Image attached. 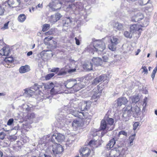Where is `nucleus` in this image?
I'll list each match as a JSON object with an SVG mask.
<instances>
[{
  "instance_id": "nucleus-1",
  "label": "nucleus",
  "mask_w": 157,
  "mask_h": 157,
  "mask_svg": "<svg viewBox=\"0 0 157 157\" xmlns=\"http://www.w3.org/2000/svg\"><path fill=\"white\" fill-rule=\"evenodd\" d=\"M81 100L78 99L73 100L71 102L70 106L69 105L65 106L64 109L59 113L58 118V121L60 124V127H63L65 126V124L67 123L68 119H67L66 114L71 113L76 117L79 118L83 119L84 117V113L83 112H79L75 110L77 109L80 106Z\"/></svg>"
},
{
  "instance_id": "nucleus-2",
  "label": "nucleus",
  "mask_w": 157,
  "mask_h": 157,
  "mask_svg": "<svg viewBox=\"0 0 157 157\" xmlns=\"http://www.w3.org/2000/svg\"><path fill=\"white\" fill-rule=\"evenodd\" d=\"M65 86L67 89L69 93H73L78 91L81 89L80 84L77 83L75 79H70L67 80L64 82ZM65 93H67L65 92Z\"/></svg>"
},
{
  "instance_id": "nucleus-3",
  "label": "nucleus",
  "mask_w": 157,
  "mask_h": 157,
  "mask_svg": "<svg viewBox=\"0 0 157 157\" xmlns=\"http://www.w3.org/2000/svg\"><path fill=\"white\" fill-rule=\"evenodd\" d=\"M114 120L112 118L105 117L101 123V129L103 130L105 129L108 131L112 130L114 128Z\"/></svg>"
},
{
  "instance_id": "nucleus-4",
  "label": "nucleus",
  "mask_w": 157,
  "mask_h": 157,
  "mask_svg": "<svg viewBox=\"0 0 157 157\" xmlns=\"http://www.w3.org/2000/svg\"><path fill=\"white\" fill-rule=\"evenodd\" d=\"M93 47L94 50L95 49L98 53L103 51L106 48L105 43L101 40L94 41L93 43Z\"/></svg>"
},
{
  "instance_id": "nucleus-5",
  "label": "nucleus",
  "mask_w": 157,
  "mask_h": 157,
  "mask_svg": "<svg viewBox=\"0 0 157 157\" xmlns=\"http://www.w3.org/2000/svg\"><path fill=\"white\" fill-rule=\"evenodd\" d=\"M63 151V148L59 144H55L52 145L51 153L53 157H59Z\"/></svg>"
},
{
  "instance_id": "nucleus-6",
  "label": "nucleus",
  "mask_w": 157,
  "mask_h": 157,
  "mask_svg": "<svg viewBox=\"0 0 157 157\" xmlns=\"http://www.w3.org/2000/svg\"><path fill=\"white\" fill-rule=\"evenodd\" d=\"M83 9L82 4L80 2H77L76 4H71L69 5L66 9L67 11H72L74 12L75 10L81 11Z\"/></svg>"
},
{
  "instance_id": "nucleus-7",
  "label": "nucleus",
  "mask_w": 157,
  "mask_h": 157,
  "mask_svg": "<svg viewBox=\"0 0 157 157\" xmlns=\"http://www.w3.org/2000/svg\"><path fill=\"white\" fill-rule=\"evenodd\" d=\"M65 139V136L60 133H56L53 135L51 137V141L52 143L57 144V142H61Z\"/></svg>"
},
{
  "instance_id": "nucleus-8",
  "label": "nucleus",
  "mask_w": 157,
  "mask_h": 157,
  "mask_svg": "<svg viewBox=\"0 0 157 157\" xmlns=\"http://www.w3.org/2000/svg\"><path fill=\"white\" fill-rule=\"evenodd\" d=\"M63 3V2L62 3L59 0H54L49 4V6L52 11H56L61 8Z\"/></svg>"
},
{
  "instance_id": "nucleus-9",
  "label": "nucleus",
  "mask_w": 157,
  "mask_h": 157,
  "mask_svg": "<svg viewBox=\"0 0 157 157\" xmlns=\"http://www.w3.org/2000/svg\"><path fill=\"white\" fill-rule=\"evenodd\" d=\"M118 39L116 36H113L110 39V42L108 45L109 48L112 51L116 49V45L118 44Z\"/></svg>"
},
{
  "instance_id": "nucleus-10",
  "label": "nucleus",
  "mask_w": 157,
  "mask_h": 157,
  "mask_svg": "<svg viewBox=\"0 0 157 157\" xmlns=\"http://www.w3.org/2000/svg\"><path fill=\"white\" fill-rule=\"evenodd\" d=\"M132 106L131 104L128 105V106L123 108V116L125 118H128L132 114L131 109Z\"/></svg>"
},
{
  "instance_id": "nucleus-11",
  "label": "nucleus",
  "mask_w": 157,
  "mask_h": 157,
  "mask_svg": "<svg viewBox=\"0 0 157 157\" xmlns=\"http://www.w3.org/2000/svg\"><path fill=\"white\" fill-rule=\"evenodd\" d=\"M142 26L140 25L136 24L132 25L130 28V32L136 33L139 35L142 30V29L141 28Z\"/></svg>"
},
{
  "instance_id": "nucleus-12",
  "label": "nucleus",
  "mask_w": 157,
  "mask_h": 157,
  "mask_svg": "<svg viewBox=\"0 0 157 157\" xmlns=\"http://www.w3.org/2000/svg\"><path fill=\"white\" fill-rule=\"evenodd\" d=\"M140 108L137 106L135 105L132 107L131 112L133 117L135 118L139 117L140 114Z\"/></svg>"
},
{
  "instance_id": "nucleus-13",
  "label": "nucleus",
  "mask_w": 157,
  "mask_h": 157,
  "mask_svg": "<svg viewBox=\"0 0 157 157\" xmlns=\"http://www.w3.org/2000/svg\"><path fill=\"white\" fill-rule=\"evenodd\" d=\"M144 17L142 13H140L132 16L131 17V21L133 22H138L143 19Z\"/></svg>"
},
{
  "instance_id": "nucleus-14",
  "label": "nucleus",
  "mask_w": 157,
  "mask_h": 157,
  "mask_svg": "<svg viewBox=\"0 0 157 157\" xmlns=\"http://www.w3.org/2000/svg\"><path fill=\"white\" fill-rule=\"evenodd\" d=\"M119 149H120V148L118 149L114 148L112 149L109 154V157H119Z\"/></svg>"
},
{
  "instance_id": "nucleus-15",
  "label": "nucleus",
  "mask_w": 157,
  "mask_h": 157,
  "mask_svg": "<svg viewBox=\"0 0 157 157\" xmlns=\"http://www.w3.org/2000/svg\"><path fill=\"white\" fill-rule=\"evenodd\" d=\"M88 102L85 101H82L81 102L80 106H79L78 108L80 109L81 111H85L89 109L90 105H88Z\"/></svg>"
},
{
  "instance_id": "nucleus-16",
  "label": "nucleus",
  "mask_w": 157,
  "mask_h": 157,
  "mask_svg": "<svg viewBox=\"0 0 157 157\" xmlns=\"http://www.w3.org/2000/svg\"><path fill=\"white\" fill-rule=\"evenodd\" d=\"M91 151L90 149L87 147L83 148L80 155L83 157H88L90 155Z\"/></svg>"
},
{
  "instance_id": "nucleus-17",
  "label": "nucleus",
  "mask_w": 157,
  "mask_h": 157,
  "mask_svg": "<svg viewBox=\"0 0 157 157\" xmlns=\"http://www.w3.org/2000/svg\"><path fill=\"white\" fill-rule=\"evenodd\" d=\"M10 52V48L8 47H4L0 50V55L2 56H8Z\"/></svg>"
},
{
  "instance_id": "nucleus-18",
  "label": "nucleus",
  "mask_w": 157,
  "mask_h": 157,
  "mask_svg": "<svg viewBox=\"0 0 157 157\" xmlns=\"http://www.w3.org/2000/svg\"><path fill=\"white\" fill-rule=\"evenodd\" d=\"M117 104L118 106H121L122 104L125 105L128 102L127 99L124 97L118 98L117 99Z\"/></svg>"
},
{
  "instance_id": "nucleus-19",
  "label": "nucleus",
  "mask_w": 157,
  "mask_h": 157,
  "mask_svg": "<svg viewBox=\"0 0 157 157\" xmlns=\"http://www.w3.org/2000/svg\"><path fill=\"white\" fill-rule=\"evenodd\" d=\"M94 94L93 95L91 98L92 100H94V101L96 102L97 100L99 98L101 95V93L99 92L98 90L96 89H94Z\"/></svg>"
},
{
  "instance_id": "nucleus-20",
  "label": "nucleus",
  "mask_w": 157,
  "mask_h": 157,
  "mask_svg": "<svg viewBox=\"0 0 157 157\" xmlns=\"http://www.w3.org/2000/svg\"><path fill=\"white\" fill-rule=\"evenodd\" d=\"M92 61L94 65L97 66L101 65L102 63L101 59L99 57H94Z\"/></svg>"
},
{
  "instance_id": "nucleus-21",
  "label": "nucleus",
  "mask_w": 157,
  "mask_h": 157,
  "mask_svg": "<svg viewBox=\"0 0 157 157\" xmlns=\"http://www.w3.org/2000/svg\"><path fill=\"white\" fill-rule=\"evenodd\" d=\"M54 85L53 82H51L48 83L47 85L45 86V88L47 89H52L51 90V94H55L56 91H55V89L54 88Z\"/></svg>"
},
{
  "instance_id": "nucleus-22",
  "label": "nucleus",
  "mask_w": 157,
  "mask_h": 157,
  "mask_svg": "<svg viewBox=\"0 0 157 157\" xmlns=\"http://www.w3.org/2000/svg\"><path fill=\"white\" fill-rule=\"evenodd\" d=\"M113 27L119 31L123 30L124 29V25L123 24L119 22L115 23L113 25Z\"/></svg>"
},
{
  "instance_id": "nucleus-23",
  "label": "nucleus",
  "mask_w": 157,
  "mask_h": 157,
  "mask_svg": "<svg viewBox=\"0 0 157 157\" xmlns=\"http://www.w3.org/2000/svg\"><path fill=\"white\" fill-rule=\"evenodd\" d=\"M34 93V91L31 90L29 89H26L25 90L24 95L25 97H31Z\"/></svg>"
},
{
  "instance_id": "nucleus-24",
  "label": "nucleus",
  "mask_w": 157,
  "mask_h": 157,
  "mask_svg": "<svg viewBox=\"0 0 157 157\" xmlns=\"http://www.w3.org/2000/svg\"><path fill=\"white\" fill-rule=\"evenodd\" d=\"M116 141L114 138H112L110 140L109 143L107 144L106 147V148L108 150L113 147L115 144Z\"/></svg>"
},
{
  "instance_id": "nucleus-25",
  "label": "nucleus",
  "mask_w": 157,
  "mask_h": 157,
  "mask_svg": "<svg viewBox=\"0 0 157 157\" xmlns=\"http://www.w3.org/2000/svg\"><path fill=\"white\" fill-rule=\"evenodd\" d=\"M53 38V37L52 36H48L46 37L44 39V44L46 45L49 46L52 45V44H51L52 43V41L50 42V41H51Z\"/></svg>"
},
{
  "instance_id": "nucleus-26",
  "label": "nucleus",
  "mask_w": 157,
  "mask_h": 157,
  "mask_svg": "<svg viewBox=\"0 0 157 157\" xmlns=\"http://www.w3.org/2000/svg\"><path fill=\"white\" fill-rule=\"evenodd\" d=\"M29 67L28 65L22 66L21 67L19 70V72L21 73H24L29 71Z\"/></svg>"
},
{
  "instance_id": "nucleus-27",
  "label": "nucleus",
  "mask_w": 157,
  "mask_h": 157,
  "mask_svg": "<svg viewBox=\"0 0 157 157\" xmlns=\"http://www.w3.org/2000/svg\"><path fill=\"white\" fill-rule=\"evenodd\" d=\"M130 99L132 103H136L139 101L140 98L138 95H135L130 97Z\"/></svg>"
},
{
  "instance_id": "nucleus-28",
  "label": "nucleus",
  "mask_w": 157,
  "mask_h": 157,
  "mask_svg": "<svg viewBox=\"0 0 157 157\" xmlns=\"http://www.w3.org/2000/svg\"><path fill=\"white\" fill-rule=\"evenodd\" d=\"M93 65L90 62H87L84 64L83 67L84 69L90 71L92 69Z\"/></svg>"
},
{
  "instance_id": "nucleus-29",
  "label": "nucleus",
  "mask_w": 157,
  "mask_h": 157,
  "mask_svg": "<svg viewBox=\"0 0 157 157\" xmlns=\"http://www.w3.org/2000/svg\"><path fill=\"white\" fill-rule=\"evenodd\" d=\"M71 22V20L69 17L66 18L63 21V26L65 27H67L69 25Z\"/></svg>"
},
{
  "instance_id": "nucleus-30",
  "label": "nucleus",
  "mask_w": 157,
  "mask_h": 157,
  "mask_svg": "<svg viewBox=\"0 0 157 157\" xmlns=\"http://www.w3.org/2000/svg\"><path fill=\"white\" fill-rule=\"evenodd\" d=\"M14 1L13 0H9L8 2H5L3 3V4L5 5V6H6L8 5L9 6L12 7H15L16 6L14 5Z\"/></svg>"
},
{
  "instance_id": "nucleus-31",
  "label": "nucleus",
  "mask_w": 157,
  "mask_h": 157,
  "mask_svg": "<svg viewBox=\"0 0 157 157\" xmlns=\"http://www.w3.org/2000/svg\"><path fill=\"white\" fill-rule=\"evenodd\" d=\"M99 79L100 82L102 81H103V82L105 81L106 82H107L108 79V78L107 76V75L105 74H104L103 75H101L99 77H97Z\"/></svg>"
},
{
  "instance_id": "nucleus-32",
  "label": "nucleus",
  "mask_w": 157,
  "mask_h": 157,
  "mask_svg": "<svg viewBox=\"0 0 157 157\" xmlns=\"http://www.w3.org/2000/svg\"><path fill=\"white\" fill-rule=\"evenodd\" d=\"M72 125L73 127L78 128L81 125V122L77 120H74L72 122Z\"/></svg>"
},
{
  "instance_id": "nucleus-33",
  "label": "nucleus",
  "mask_w": 157,
  "mask_h": 157,
  "mask_svg": "<svg viewBox=\"0 0 157 157\" xmlns=\"http://www.w3.org/2000/svg\"><path fill=\"white\" fill-rule=\"evenodd\" d=\"M22 107L23 110L25 111L26 112H29V111L32 108V107L30 106L27 104H23Z\"/></svg>"
},
{
  "instance_id": "nucleus-34",
  "label": "nucleus",
  "mask_w": 157,
  "mask_h": 157,
  "mask_svg": "<svg viewBox=\"0 0 157 157\" xmlns=\"http://www.w3.org/2000/svg\"><path fill=\"white\" fill-rule=\"evenodd\" d=\"M26 19V16L24 14L19 15L18 18V21L20 22H24Z\"/></svg>"
},
{
  "instance_id": "nucleus-35",
  "label": "nucleus",
  "mask_w": 157,
  "mask_h": 157,
  "mask_svg": "<svg viewBox=\"0 0 157 157\" xmlns=\"http://www.w3.org/2000/svg\"><path fill=\"white\" fill-rule=\"evenodd\" d=\"M120 149H119V157H125L126 153L125 152V149L124 148H122L121 152H120Z\"/></svg>"
},
{
  "instance_id": "nucleus-36",
  "label": "nucleus",
  "mask_w": 157,
  "mask_h": 157,
  "mask_svg": "<svg viewBox=\"0 0 157 157\" xmlns=\"http://www.w3.org/2000/svg\"><path fill=\"white\" fill-rule=\"evenodd\" d=\"M3 3L2 4H0V16H2L4 15V12L5 11V9L3 7Z\"/></svg>"
},
{
  "instance_id": "nucleus-37",
  "label": "nucleus",
  "mask_w": 157,
  "mask_h": 157,
  "mask_svg": "<svg viewBox=\"0 0 157 157\" xmlns=\"http://www.w3.org/2000/svg\"><path fill=\"white\" fill-rule=\"evenodd\" d=\"M50 25L49 24H44L43 25L42 30L43 32H45L48 29L50 28Z\"/></svg>"
},
{
  "instance_id": "nucleus-38",
  "label": "nucleus",
  "mask_w": 157,
  "mask_h": 157,
  "mask_svg": "<svg viewBox=\"0 0 157 157\" xmlns=\"http://www.w3.org/2000/svg\"><path fill=\"white\" fill-rule=\"evenodd\" d=\"M67 73V70L65 69L63 70V69H61L59 72L58 75H65Z\"/></svg>"
},
{
  "instance_id": "nucleus-39",
  "label": "nucleus",
  "mask_w": 157,
  "mask_h": 157,
  "mask_svg": "<svg viewBox=\"0 0 157 157\" xmlns=\"http://www.w3.org/2000/svg\"><path fill=\"white\" fill-rule=\"evenodd\" d=\"M55 33V31L54 29H51L49 31L45 33V35L46 36L48 35H53Z\"/></svg>"
},
{
  "instance_id": "nucleus-40",
  "label": "nucleus",
  "mask_w": 157,
  "mask_h": 157,
  "mask_svg": "<svg viewBox=\"0 0 157 157\" xmlns=\"http://www.w3.org/2000/svg\"><path fill=\"white\" fill-rule=\"evenodd\" d=\"M124 35L127 38H130L132 37V35L130 32L127 31H125L124 32Z\"/></svg>"
},
{
  "instance_id": "nucleus-41",
  "label": "nucleus",
  "mask_w": 157,
  "mask_h": 157,
  "mask_svg": "<svg viewBox=\"0 0 157 157\" xmlns=\"http://www.w3.org/2000/svg\"><path fill=\"white\" fill-rule=\"evenodd\" d=\"M9 22L10 21H8L5 23L3 26L1 28V29L2 30H5L8 29L9 28L8 25Z\"/></svg>"
},
{
  "instance_id": "nucleus-42",
  "label": "nucleus",
  "mask_w": 157,
  "mask_h": 157,
  "mask_svg": "<svg viewBox=\"0 0 157 157\" xmlns=\"http://www.w3.org/2000/svg\"><path fill=\"white\" fill-rule=\"evenodd\" d=\"M157 71V67H155L153 70L152 73L151 75V77L152 78L153 80L154 78L155 77V74Z\"/></svg>"
},
{
  "instance_id": "nucleus-43",
  "label": "nucleus",
  "mask_w": 157,
  "mask_h": 157,
  "mask_svg": "<svg viewBox=\"0 0 157 157\" xmlns=\"http://www.w3.org/2000/svg\"><path fill=\"white\" fill-rule=\"evenodd\" d=\"M27 117L28 119L31 120L35 117V115L34 113H33L28 114Z\"/></svg>"
},
{
  "instance_id": "nucleus-44",
  "label": "nucleus",
  "mask_w": 157,
  "mask_h": 157,
  "mask_svg": "<svg viewBox=\"0 0 157 157\" xmlns=\"http://www.w3.org/2000/svg\"><path fill=\"white\" fill-rule=\"evenodd\" d=\"M55 75V74L52 73L48 74L46 75L45 76V79L46 80H48L50 79L52 77H53Z\"/></svg>"
},
{
  "instance_id": "nucleus-45",
  "label": "nucleus",
  "mask_w": 157,
  "mask_h": 157,
  "mask_svg": "<svg viewBox=\"0 0 157 157\" xmlns=\"http://www.w3.org/2000/svg\"><path fill=\"white\" fill-rule=\"evenodd\" d=\"M141 70H142V72H144V74H147L148 73V70L146 67L142 66Z\"/></svg>"
},
{
  "instance_id": "nucleus-46",
  "label": "nucleus",
  "mask_w": 157,
  "mask_h": 157,
  "mask_svg": "<svg viewBox=\"0 0 157 157\" xmlns=\"http://www.w3.org/2000/svg\"><path fill=\"white\" fill-rule=\"evenodd\" d=\"M40 86L37 84H35L31 88L34 90H37L39 89Z\"/></svg>"
},
{
  "instance_id": "nucleus-47",
  "label": "nucleus",
  "mask_w": 157,
  "mask_h": 157,
  "mask_svg": "<svg viewBox=\"0 0 157 157\" xmlns=\"http://www.w3.org/2000/svg\"><path fill=\"white\" fill-rule=\"evenodd\" d=\"M99 82H100V81L98 78L97 77L93 80L92 82V84L93 85H96Z\"/></svg>"
},
{
  "instance_id": "nucleus-48",
  "label": "nucleus",
  "mask_w": 157,
  "mask_h": 157,
  "mask_svg": "<svg viewBox=\"0 0 157 157\" xmlns=\"http://www.w3.org/2000/svg\"><path fill=\"white\" fill-rule=\"evenodd\" d=\"M51 17V20L54 22H56L58 20H57V19H56V16L55 15H52Z\"/></svg>"
},
{
  "instance_id": "nucleus-49",
  "label": "nucleus",
  "mask_w": 157,
  "mask_h": 157,
  "mask_svg": "<svg viewBox=\"0 0 157 157\" xmlns=\"http://www.w3.org/2000/svg\"><path fill=\"white\" fill-rule=\"evenodd\" d=\"M4 60L5 61L3 62V63H4V65L6 67V61H8L9 63H10V62L11 63V62L12 61V59L11 58L8 57L6 59H4Z\"/></svg>"
},
{
  "instance_id": "nucleus-50",
  "label": "nucleus",
  "mask_w": 157,
  "mask_h": 157,
  "mask_svg": "<svg viewBox=\"0 0 157 157\" xmlns=\"http://www.w3.org/2000/svg\"><path fill=\"white\" fill-rule=\"evenodd\" d=\"M139 125V123L138 122H135L133 125V129L134 130H136Z\"/></svg>"
},
{
  "instance_id": "nucleus-51",
  "label": "nucleus",
  "mask_w": 157,
  "mask_h": 157,
  "mask_svg": "<svg viewBox=\"0 0 157 157\" xmlns=\"http://www.w3.org/2000/svg\"><path fill=\"white\" fill-rule=\"evenodd\" d=\"M103 61L104 62H107L108 60V57L107 55H104L102 56Z\"/></svg>"
},
{
  "instance_id": "nucleus-52",
  "label": "nucleus",
  "mask_w": 157,
  "mask_h": 157,
  "mask_svg": "<svg viewBox=\"0 0 157 157\" xmlns=\"http://www.w3.org/2000/svg\"><path fill=\"white\" fill-rule=\"evenodd\" d=\"M149 1V0H141L140 1L142 2V3H140V4L142 6L145 5L148 3Z\"/></svg>"
},
{
  "instance_id": "nucleus-53",
  "label": "nucleus",
  "mask_w": 157,
  "mask_h": 157,
  "mask_svg": "<svg viewBox=\"0 0 157 157\" xmlns=\"http://www.w3.org/2000/svg\"><path fill=\"white\" fill-rule=\"evenodd\" d=\"M59 68L58 67L54 68L52 69L51 70V72H54L57 73L59 71Z\"/></svg>"
},
{
  "instance_id": "nucleus-54",
  "label": "nucleus",
  "mask_w": 157,
  "mask_h": 157,
  "mask_svg": "<svg viewBox=\"0 0 157 157\" xmlns=\"http://www.w3.org/2000/svg\"><path fill=\"white\" fill-rule=\"evenodd\" d=\"M13 122V118H10L7 121V124L8 125H11Z\"/></svg>"
},
{
  "instance_id": "nucleus-55",
  "label": "nucleus",
  "mask_w": 157,
  "mask_h": 157,
  "mask_svg": "<svg viewBox=\"0 0 157 157\" xmlns=\"http://www.w3.org/2000/svg\"><path fill=\"white\" fill-rule=\"evenodd\" d=\"M149 21L147 20L146 19L145 20L144 22L143 23V26L145 27V26H147L148 24H149Z\"/></svg>"
},
{
  "instance_id": "nucleus-56",
  "label": "nucleus",
  "mask_w": 157,
  "mask_h": 157,
  "mask_svg": "<svg viewBox=\"0 0 157 157\" xmlns=\"http://www.w3.org/2000/svg\"><path fill=\"white\" fill-rule=\"evenodd\" d=\"M134 138L133 136H130L129 138V140L130 141V145H132V143L133 141L134 140Z\"/></svg>"
},
{
  "instance_id": "nucleus-57",
  "label": "nucleus",
  "mask_w": 157,
  "mask_h": 157,
  "mask_svg": "<svg viewBox=\"0 0 157 157\" xmlns=\"http://www.w3.org/2000/svg\"><path fill=\"white\" fill-rule=\"evenodd\" d=\"M121 135H123L124 136H126L127 135V133L124 131H122L119 132L118 134V136H119Z\"/></svg>"
},
{
  "instance_id": "nucleus-58",
  "label": "nucleus",
  "mask_w": 157,
  "mask_h": 157,
  "mask_svg": "<svg viewBox=\"0 0 157 157\" xmlns=\"http://www.w3.org/2000/svg\"><path fill=\"white\" fill-rule=\"evenodd\" d=\"M5 133L3 132L0 133V139L1 140H3L5 137Z\"/></svg>"
},
{
  "instance_id": "nucleus-59",
  "label": "nucleus",
  "mask_w": 157,
  "mask_h": 157,
  "mask_svg": "<svg viewBox=\"0 0 157 157\" xmlns=\"http://www.w3.org/2000/svg\"><path fill=\"white\" fill-rule=\"evenodd\" d=\"M76 71L75 69H69L68 70H67V72H68L69 73H72L74 72H75Z\"/></svg>"
},
{
  "instance_id": "nucleus-60",
  "label": "nucleus",
  "mask_w": 157,
  "mask_h": 157,
  "mask_svg": "<svg viewBox=\"0 0 157 157\" xmlns=\"http://www.w3.org/2000/svg\"><path fill=\"white\" fill-rule=\"evenodd\" d=\"M55 15L56 16V19H57V20H58L60 19V18L61 17V14L59 13H56V14H55Z\"/></svg>"
},
{
  "instance_id": "nucleus-61",
  "label": "nucleus",
  "mask_w": 157,
  "mask_h": 157,
  "mask_svg": "<svg viewBox=\"0 0 157 157\" xmlns=\"http://www.w3.org/2000/svg\"><path fill=\"white\" fill-rule=\"evenodd\" d=\"M95 144V142L93 140H90L89 143L88 145L91 146L92 145L94 144Z\"/></svg>"
},
{
  "instance_id": "nucleus-62",
  "label": "nucleus",
  "mask_w": 157,
  "mask_h": 157,
  "mask_svg": "<svg viewBox=\"0 0 157 157\" xmlns=\"http://www.w3.org/2000/svg\"><path fill=\"white\" fill-rule=\"evenodd\" d=\"M39 157H51V156L49 155H45V154H42L40 155Z\"/></svg>"
},
{
  "instance_id": "nucleus-63",
  "label": "nucleus",
  "mask_w": 157,
  "mask_h": 157,
  "mask_svg": "<svg viewBox=\"0 0 157 157\" xmlns=\"http://www.w3.org/2000/svg\"><path fill=\"white\" fill-rule=\"evenodd\" d=\"M75 40L76 44L77 45H79L80 44V42L78 39L76 37H75Z\"/></svg>"
},
{
  "instance_id": "nucleus-64",
  "label": "nucleus",
  "mask_w": 157,
  "mask_h": 157,
  "mask_svg": "<svg viewBox=\"0 0 157 157\" xmlns=\"http://www.w3.org/2000/svg\"><path fill=\"white\" fill-rule=\"evenodd\" d=\"M43 7L42 4H39L37 6H36V8L37 9L38 8H42Z\"/></svg>"
}]
</instances>
